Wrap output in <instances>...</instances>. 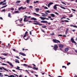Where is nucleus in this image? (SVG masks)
<instances>
[{
	"label": "nucleus",
	"instance_id": "obj_1",
	"mask_svg": "<svg viewBox=\"0 0 77 77\" xmlns=\"http://www.w3.org/2000/svg\"><path fill=\"white\" fill-rule=\"evenodd\" d=\"M41 23H46V24H48L49 25L51 24V23L48 22L47 21L45 20H42L40 21Z\"/></svg>",
	"mask_w": 77,
	"mask_h": 77
},
{
	"label": "nucleus",
	"instance_id": "obj_2",
	"mask_svg": "<svg viewBox=\"0 0 77 77\" xmlns=\"http://www.w3.org/2000/svg\"><path fill=\"white\" fill-rule=\"evenodd\" d=\"M46 12L45 13V14L44 13H42V15H47L48 14V13H51V11L48 10H47L46 11Z\"/></svg>",
	"mask_w": 77,
	"mask_h": 77
},
{
	"label": "nucleus",
	"instance_id": "obj_3",
	"mask_svg": "<svg viewBox=\"0 0 77 77\" xmlns=\"http://www.w3.org/2000/svg\"><path fill=\"white\" fill-rule=\"evenodd\" d=\"M57 48H58V46H57V45H55L54 46L53 49L54 50H55V51H56Z\"/></svg>",
	"mask_w": 77,
	"mask_h": 77
},
{
	"label": "nucleus",
	"instance_id": "obj_4",
	"mask_svg": "<svg viewBox=\"0 0 77 77\" xmlns=\"http://www.w3.org/2000/svg\"><path fill=\"white\" fill-rule=\"evenodd\" d=\"M53 41L55 43H60V42L58 40H57L56 39H53Z\"/></svg>",
	"mask_w": 77,
	"mask_h": 77
},
{
	"label": "nucleus",
	"instance_id": "obj_5",
	"mask_svg": "<svg viewBox=\"0 0 77 77\" xmlns=\"http://www.w3.org/2000/svg\"><path fill=\"white\" fill-rule=\"evenodd\" d=\"M71 41L72 42V43H74V44H75V45H76V42H75V41H74V38H71Z\"/></svg>",
	"mask_w": 77,
	"mask_h": 77
},
{
	"label": "nucleus",
	"instance_id": "obj_6",
	"mask_svg": "<svg viewBox=\"0 0 77 77\" xmlns=\"http://www.w3.org/2000/svg\"><path fill=\"white\" fill-rule=\"evenodd\" d=\"M40 18L41 19V20H49V19L48 18H47L46 17H40Z\"/></svg>",
	"mask_w": 77,
	"mask_h": 77
},
{
	"label": "nucleus",
	"instance_id": "obj_7",
	"mask_svg": "<svg viewBox=\"0 0 77 77\" xmlns=\"http://www.w3.org/2000/svg\"><path fill=\"white\" fill-rule=\"evenodd\" d=\"M3 68V69H2ZM3 69H4L5 70V71H6L8 72H9V71L6 69V68H5V67H0V69H1V70H2Z\"/></svg>",
	"mask_w": 77,
	"mask_h": 77
},
{
	"label": "nucleus",
	"instance_id": "obj_8",
	"mask_svg": "<svg viewBox=\"0 0 77 77\" xmlns=\"http://www.w3.org/2000/svg\"><path fill=\"white\" fill-rule=\"evenodd\" d=\"M34 24H35V25H39V26H42V24H40L39 23L37 22V23H32Z\"/></svg>",
	"mask_w": 77,
	"mask_h": 77
},
{
	"label": "nucleus",
	"instance_id": "obj_9",
	"mask_svg": "<svg viewBox=\"0 0 77 77\" xmlns=\"http://www.w3.org/2000/svg\"><path fill=\"white\" fill-rule=\"evenodd\" d=\"M19 54H20V55L23 56H26V55L24 53H22L21 52L19 53Z\"/></svg>",
	"mask_w": 77,
	"mask_h": 77
},
{
	"label": "nucleus",
	"instance_id": "obj_10",
	"mask_svg": "<svg viewBox=\"0 0 77 77\" xmlns=\"http://www.w3.org/2000/svg\"><path fill=\"white\" fill-rule=\"evenodd\" d=\"M58 6V5L57 4L55 5L54 6V9H57V7L56 6Z\"/></svg>",
	"mask_w": 77,
	"mask_h": 77
},
{
	"label": "nucleus",
	"instance_id": "obj_11",
	"mask_svg": "<svg viewBox=\"0 0 77 77\" xmlns=\"http://www.w3.org/2000/svg\"><path fill=\"white\" fill-rule=\"evenodd\" d=\"M70 26L71 27H73L75 28H77V26L75 25H70Z\"/></svg>",
	"mask_w": 77,
	"mask_h": 77
},
{
	"label": "nucleus",
	"instance_id": "obj_12",
	"mask_svg": "<svg viewBox=\"0 0 77 77\" xmlns=\"http://www.w3.org/2000/svg\"><path fill=\"white\" fill-rule=\"evenodd\" d=\"M53 2H50L49 4L48 5V7H50V6L52 5L53 4Z\"/></svg>",
	"mask_w": 77,
	"mask_h": 77
},
{
	"label": "nucleus",
	"instance_id": "obj_13",
	"mask_svg": "<svg viewBox=\"0 0 77 77\" xmlns=\"http://www.w3.org/2000/svg\"><path fill=\"white\" fill-rule=\"evenodd\" d=\"M52 17H53V18L54 17H55V15H54L53 14H50Z\"/></svg>",
	"mask_w": 77,
	"mask_h": 77
},
{
	"label": "nucleus",
	"instance_id": "obj_14",
	"mask_svg": "<svg viewBox=\"0 0 77 77\" xmlns=\"http://www.w3.org/2000/svg\"><path fill=\"white\" fill-rule=\"evenodd\" d=\"M64 50L65 51H68L69 50V48H65Z\"/></svg>",
	"mask_w": 77,
	"mask_h": 77
},
{
	"label": "nucleus",
	"instance_id": "obj_15",
	"mask_svg": "<svg viewBox=\"0 0 77 77\" xmlns=\"http://www.w3.org/2000/svg\"><path fill=\"white\" fill-rule=\"evenodd\" d=\"M59 47H60L61 48H63V44H60L59 45Z\"/></svg>",
	"mask_w": 77,
	"mask_h": 77
},
{
	"label": "nucleus",
	"instance_id": "obj_16",
	"mask_svg": "<svg viewBox=\"0 0 77 77\" xmlns=\"http://www.w3.org/2000/svg\"><path fill=\"white\" fill-rule=\"evenodd\" d=\"M31 20H36V18H35V17H31Z\"/></svg>",
	"mask_w": 77,
	"mask_h": 77
},
{
	"label": "nucleus",
	"instance_id": "obj_17",
	"mask_svg": "<svg viewBox=\"0 0 77 77\" xmlns=\"http://www.w3.org/2000/svg\"><path fill=\"white\" fill-rule=\"evenodd\" d=\"M1 54H2V55H4V56H8V53H7V54L2 53Z\"/></svg>",
	"mask_w": 77,
	"mask_h": 77
},
{
	"label": "nucleus",
	"instance_id": "obj_18",
	"mask_svg": "<svg viewBox=\"0 0 77 77\" xmlns=\"http://www.w3.org/2000/svg\"><path fill=\"white\" fill-rule=\"evenodd\" d=\"M20 67H17L16 68V69H17V70H21V71H23L22 69H20Z\"/></svg>",
	"mask_w": 77,
	"mask_h": 77
},
{
	"label": "nucleus",
	"instance_id": "obj_19",
	"mask_svg": "<svg viewBox=\"0 0 77 77\" xmlns=\"http://www.w3.org/2000/svg\"><path fill=\"white\" fill-rule=\"evenodd\" d=\"M15 62H16V63H20V62L18 61V60H17V59H15Z\"/></svg>",
	"mask_w": 77,
	"mask_h": 77
},
{
	"label": "nucleus",
	"instance_id": "obj_20",
	"mask_svg": "<svg viewBox=\"0 0 77 77\" xmlns=\"http://www.w3.org/2000/svg\"><path fill=\"white\" fill-rule=\"evenodd\" d=\"M24 17H25L24 18V21H25L26 20V18H27V16H24Z\"/></svg>",
	"mask_w": 77,
	"mask_h": 77
},
{
	"label": "nucleus",
	"instance_id": "obj_21",
	"mask_svg": "<svg viewBox=\"0 0 77 77\" xmlns=\"http://www.w3.org/2000/svg\"><path fill=\"white\" fill-rule=\"evenodd\" d=\"M68 30H69V29H68V28H67L66 29V35H67V34L68 33Z\"/></svg>",
	"mask_w": 77,
	"mask_h": 77
},
{
	"label": "nucleus",
	"instance_id": "obj_22",
	"mask_svg": "<svg viewBox=\"0 0 77 77\" xmlns=\"http://www.w3.org/2000/svg\"><path fill=\"white\" fill-rule=\"evenodd\" d=\"M15 14H19L20 13V12L18 11H15L14 12Z\"/></svg>",
	"mask_w": 77,
	"mask_h": 77
},
{
	"label": "nucleus",
	"instance_id": "obj_23",
	"mask_svg": "<svg viewBox=\"0 0 77 77\" xmlns=\"http://www.w3.org/2000/svg\"><path fill=\"white\" fill-rule=\"evenodd\" d=\"M60 8H62V9H66V8H65L62 7V6H60Z\"/></svg>",
	"mask_w": 77,
	"mask_h": 77
},
{
	"label": "nucleus",
	"instance_id": "obj_24",
	"mask_svg": "<svg viewBox=\"0 0 77 77\" xmlns=\"http://www.w3.org/2000/svg\"><path fill=\"white\" fill-rule=\"evenodd\" d=\"M33 69H35V70H38V68L35 67H33Z\"/></svg>",
	"mask_w": 77,
	"mask_h": 77
},
{
	"label": "nucleus",
	"instance_id": "obj_25",
	"mask_svg": "<svg viewBox=\"0 0 77 77\" xmlns=\"http://www.w3.org/2000/svg\"><path fill=\"white\" fill-rule=\"evenodd\" d=\"M8 6V5H6L4 6H3L1 8V9H2V8H6V6Z\"/></svg>",
	"mask_w": 77,
	"mask_h": 77
},
{
	"label": "nucleus",
	"instance_id": "obj_26",
	"mask_svg": "<svg viewBox=\"0 0 77 77\" xmlns=\"http://www.w3.org/2000/svg\"><path fill=\"white\" fill-rule=\"evenodd\" d=\"M8 77H16V76H15L14 75H11L10 76H9Z\"/></svg>",
	"mask_w": 77,
	"mask_h": 77
},
{
	"label": "nucleus",
	"instance_id": "obj_27",
	"mask_svg": "<svg viewBox=\"0 0 77 77\" xmlns=\"http://www.w3.org/2000/svg\"><path fill=\"white\" fill-rule=\"evenodd\" d=\"M35 11L37 12H38V11H39V8H35Z\"/></svg>",
	"mask_w": 77,
	"mask_h": 77
},
{
	"label": "nucleus",
	"instance_id": "obj_28",
	"mask_svg": "<svg viewBox=\"0 0 77 77\" xmlns=\"http://www.w3.org/2000/svg\"><path fill=\"white\" fill-rule=\"evenodd\" d=\"M42 28H44V29H45V28H46V27H47V26L45 25L44 26H42Z\"/></svg>",
	"mask_w": 77,
	"mask_h": 77
},
{
	"label": "nucleus",
	"instance_id": "obj_29",
	"mask_svg": "<svg viewBox=\"0 0 77 77\" xmlns=\"http://www.w3.org/2000/svg\"><path fill=\"white\" fill-rule=\"evenodd\" d=\"M33 14H34V15H36L37 16L39 15V14H36V13H33Z\"/></svg>",
	"mask_w": 77,
	"mask_h": 77
},
{
	"label": "nucleus",
	"instance_id": "obj_30",
	"mask_svg": "<svg viewBox=\"0 0 77 77\" xmlns=\"http://www.w3.org/2000/svg\"><path fill=\"white\" fill-rule=\"evenodd\" d=\"M17 26H24V25L23 24H19L18 25H17Z\"/></svg>",
	"mask_w": 77,
	"mask_h": 77
},
{
	"label": "nucleus",
	"instance_id": "obj_31",
	"mask_svg": "<svg viewBox=\"0 0 77 77\" xmlns=\"http://www.w3.org/2000/svg\"><path fill=\"white\" fill-rule=\"evenodd\" d=\"M9 64L11 66H12V67H14V66H13V65H12V63H9Z\"/></svg>",
	"mask_w": 77,
	"mask_h": 77
},
{
	"label": "nucleus",
	"instance_id": "obj_32",
	"mask_svg": "<svg viewBox=\"0 0 77 77\" xmlns=\"http://www.w3.org/2000/svg\"><path fill=\"white\" fill-rule=\"evenodd\" d=\"M51 35V36H53L54 35V32H53L52 34H50Z\"/></svg>",
	"mask_w": 77,
	"mask_h": 77
},
{
	"label": "nucleus",
	"instance_id": "obj_33",
	"mask_svg": "<svg viewBox=\"0 0 77 77\" xmlns=\"http://www.w3.org/2000/svg\"><path fill=\"white\" fill-rule=\"evenodd\" d=\"M29 38H30V36H29L26 39H25V38H24V39H25V40H28V39H29Z\"/></svg>",
	"mask_w": 77,
	"mask_h": 77
},
{
	"label": "nucleus",
	"instance_id": "obj_34",
	"mask_svg": "<svg viewBox=\"0 0 77 77\" xmlns=\"http://www.w3.org/2000/svg\"><path fill=\"white\" fill-rule=\"evenodd\" d=\"M8 17H11V13H8Z\"/></svg>",
	"mask_w": 77,
	"mask_h": 77
},
{
	"label": "nucleus",
	"instance_id": "obj_35",
	"mask_svg": "<svg viewBox=\"0 0 77 77\" xmlns=\"http://www.w3.org/2000/svg\"><path fill=\"white\" fill-rule=\"evenodd\" d=\"M21 2V1H17V2H16V3H19Z\"/></svg>",
	"mask_w": 77,
	"mask_h": 77
},
{
	"label": "nucleus",
	"instance_id": "obj_36",
	"mask_svg": "<svg viewBox=\"0 0 77 77\" xmlns=\"http://www.w3.org/2000/svg\"><path fill=\"white\" fill-rule=\"evenodd\" d=\"M22 9H26V7L23 8V6L21 7Z\"/></svg>",
	"mask_w": 77,
	"mask_h": 77
},
{
	"label": "nucleus",
	"instance_id": "obj_37",
	"mask_svg": "<svg viewBox=\"0 0 77 77\" xmlns=\"http://www.w3.org/2000/svg\"><path fill=\"white\" fill-rule=\"evenodd\" d=\"M64 21H65V22H66V23H68L69 22V21L67 20H64Z\"/></svg>",
	"mask_w": 77,
	"mask_h": 77
},
{
	"label": "nucleus",
	"instance_id": "obj_38",
	"mask_svg": "<svg viewBox=\"0 0 77 77\" xmlns=\"http://www.w3.org/2000/svg\"><path fill=\"white\" fill-rule=\"evenodd\" d=\"M6 5V3L5 2L4 3H3L2 4V6H3L4 5Z\"/></svg>",
	"mask_w": 77,
	"mask_h": 77
},
{
	"label": "nucleus",
	"instance_id": "obj_39",
	"mask_svg": "<svg viewBox=\"0 0 77 77\" xmlns=\"http://www.w3.org/2000/svg\"><path fill=\"white\" fill-rule=\"evenodd\" d=\"M70 64H71V63L70 62H69L67 63V65L68 66V65H70Z\"/></svg>",
	"mask_w": 77,
	"mask_h": 77
},
{
	"label": "nucleus",
	"instance_id": "obj_40",
	"mask_svg": "<svg viewBox=\"0 0 77 77\" xmlns=\"http://www.w3.org/2000/svg\"><path fill=\"white\" fill-rule=\"evenodd\" d=\"M44 9H48V8L47 7H45Z\"/></svg>",
	"mask_w": 77,
	"mask_h": 77
},
{
	"label": "nucleus",
	"instance_id": "obj_41",
	"mask_svg": "<svg viewBox=\"0 0 77 77\" xmlns=\"http://www.w3.org/2000/svg\"><path fill=\"white\" fill-rule=\"evenodd\" d=\"M63 18H64V19H65V18H66V17H63L62 18H61V20H62V19H63Z\"/></svg>",
	"mask_w": 77,
	"mask_h": 77
},
{
	"label": "nucleus",
	"instance_id": "obj_42",
	"mask_svg": "<svg viewBox=\"0 0 77 77\" xmlns=\"http://www.w3.org/2000/svg\"><path fill=\"white\" fill-rule=\"evenodd\" d=\"M63 36V35L62 34H59L58 35V36Z\"/></svg>",
	"mask_w": 77,
	"mask_h": 77
},
{
	"label": "nucleus",
	"instance_id": "obj_43",
	"mask_svg": "<svg viewBox=\"0 0 77 77\" xmlns=\"http://www.w3.org/2000/svg\"><path fill=\"white\" fill-rule=\"evenodd\" d=\"M62 68H65V69H66V67L65 66H62Z\"/></svg>",
	"mask_w": 77,
	"mask_h": 77
},
{
	"label": "nucleus",
	"instance_id": "obj_44",
	"mask_svg": "<svg viewBox=\"0 0 77 77\" xmlns=\"http://www.w3.org/2000/svg\"><path fill=\"white\" fill-rule=\"evenodd\" d=\"M26 1L27 2V3H29V2H30V1L29 0H27Z\"/></svg>",
	"mask_w": 77,
	"mask_h": 77
},
{
	"label": "nucleus",
	"instance_id": "obj_45",
	"mask_svg": "<svg viewBox=\"0 0 77 77\" xmlns=\"http://www.w3.org/2000/svg\"><path fill=\"white\" fill-rule=\"evenodd\" d=\"M41 29L42 32H43V33L45 32V31H44V30H43L42 29Z\"/></svg>",
	"mask_w": 77,
	"mask_h": 77
},
{
	"label": "nucleus",
	"instance_id": "obj_46",
	"mask_svg": "<svg viewBox=\"0 0 77 77\" xmlns=\"http://www.w3.org/2000/svg\"><path fill=\"white\" fill-rule=\"evenodd\" d=\"M38 1H36V2H34V3H38Z\"/></svg>",
	"mask_w": 77,
	"mask_h": 77
},
{
	"label": "nucleus",
	"instance_id": "obj_47",
	"mask_svg": "<svg viewBox=\"0 0 77 77\" xmlns=\"http://www.w3.org/2000/svg\"><path fill=\"white\" fill-rule=\"evenodd\" d=\"M26 37V34H25V35H24V36H23V38L24 39V38H25Z\"/></svg>",
	"mask_w": 77,
	"mask_h": 77
},
{
	"label": "nucleus",
	"instance_id": "obj_48",
	"mask_svg": "<svg viewBox=\"0 0 77 77\" xmlns=\"http://www.w3.org/2000/svg\"><path fill=\"white\" fill-rule=\"evenodd\" d=\"M21 7H20L19 8H18V10L19 11H20V10H21Z\"/></svg>",
	"mask_w": 77,
	"mask_h": 77
},
{
	"label": "nucleus",
	"instance_id": "obj_49",
	"mask_svg": "<svg viewBox=\"0 0 77 77\" xmlns=\"http://www.w3.org/2000/svg\"><path fill=\"white\" fill-rule=\"evenodd\" d=\"M2 65H7V64H5L4 63H2Z\"/></svg>",
	"mask_w": 77,
	"mask_h": 77
},
{
	"label": "nucleus",
	"instance_id": "obj_50",
	"mask_svg": "<svg viewBox=\"0 0 77 77\" xmlns=\"http://www.w3.org/2000/svg\"><path fill=\"white\" fill-rule=\"evenodd\" d=\"M72 11H74V12H75V11H76L75 10L73 9H72Z\"/></svg>",
	"mask_w": 77,
	"mask_h": 77
},
{
	"label": "nucleus",
	"instance_id": "obj_51",
	"mask_svg": "<svg viewBox=\"0 0 77 77\" xmlns=\"http://www.w3.org/2000/svg\"><path fill=\"white\" fill-rule=\"evenodd\" d=\"M23 66H27V64H23Z\"/></svg>",
	"mask_w": 77,
	"mask_h": 77
},
{
	"label": "nucleus",
	"instance_id": "obj_52",
	"mask_svg": "<svg viewBox=\"0 0 77 77\" xmlns=\"http://www.w3.org/2000/svg\"><path fill=\"white\" fill-rule=\"evenodd\" d=\"M55 14H56L57 15H59V13H58L56 12H55Z\"/></svg>",
	"mask_w": 77,
	"mask_h": 77
},
{
	"label": "nucleus",
	"instance_id": "obj_53",
	"mask_svg": "<svg viewBox=\"0 0 77 77\" xmlns=\"http://www.w3.org/2000/svg\"><path fill=\"white\" fill-rule=\"evenodd\" d=\"M28 33V32L26 31L25 33V35H26V34H27Z\"/></svg>",
	"mask_w": 77,
	"mask_h": 77
},
{
	"label": "nucleus",
	"instance_id": "obj_54",
	"mask_svg": "<svg viewBox=\"0 0 77 77\" xmlns=\"http://www.w3.org/2000/svg\"><path fill=\"white\" fill-rule=\"evenodd\" d=\"M3 4V2H0V5H2V4Z\"/></svg>",
	"mask_w": 77,
	"mask_h": 77
},
{
	"label": "nucleus",
	"instance_id": "obj_55",
	"mask_svg": "<svg viewBox=\"0 0 77 77\" xmlns=\"http://www.w3.org/2000/svg\"><path fill=\"white\" fill-rule=\"evenodd\" d=\"M16 58H17V59H20V57H18L17 56L16 57Z\"/></svg>",
	"mask_w": 77,
	"mask_h": 77
},
{
	"label": "nucleus",
	"instance_id": "obj_56",
	"mask_svg": "<svg viewBox=\"0 0 77 77\" xmlns=\"http://www.w3.org/2000/svg\"><path fill=\"white\" fill-rule=\"evenodd\" d=\"M6 10L5 9H3L2 10V12H5Z\"/></svg>",
	"mask_w": 77,
	"mask_h": 77
},
{
	"label": "nucleus",
	"instance_id": "obj_57",
	"mask_svg": "<svg viewBox=\"0 0 77 77\" xmlns=\"http://www.w3.org/2000/svg\"><path fill=\"white\" fill-rule=\"evenodd\" d=\"M60 50H61V51H63L62 48H60Z\"/></svg>",
	"mask_w": 77,
	"mask_h": 77
},
{
	"label": "nucleus",
	"instance_id": "obj_58",
	"mask_svg": "<svg viewBox=\"0 0 77 77\" xmlns=\"http://www.w3.org/2000/svg\"><path fill=\"white\" fill-rule=\"evenodd\" d=\"M29 8H33V6H29Z\"/></svg>",
	"mask_w": 77,
	"mask_h": 77
},
{
	"label": "nucleus",
	"instance_id": "obj_59",
	"mask_svg": "<svg viewBox=\"0 0 77 77\" xmlns=\"http://www.w3.org/2000/svg\"><path fill=\"white\" fill-rule=\"evenodd\" d=\"M73 17V15H71V16H69V17Z\"/></svg>",
	"mask_w": 77,
	"mask_h": 77
},
{
	"label": "nucleus",
	"instance_id": "obj_60",
	"mask_svg": "<svg viewBox=\"0 0 77 77\" xmlns=\"http://www.w3.org/2000/svg\"><path fill=\"white\" fill-rule=\"evenodd\" d=\"M29 34H30V35H32V31H30Z\"/></svg>",
	"mask_w": 77,
	"mask_h": 77
},
{
	"label": "nucleus",
	"instance_id": "obj_61",
	"mask_svg": "<svg viewBox=\"0 0 77 77\" xmlns=\"http://www.w3.org/2000/svg\"><path fill=\"white\" fill-rule=\"evenodd\" d=\"M5 76H8V77H9V75H4Z\"/></svg>",
	"mask_w": 77,
	"mask_h": 77
},
{
	"label": "nucleus",
	"instance_id": "obj_62",
	"mask_svg": "<svg viewBox=\"0 0 77 77\" xmlns=\"http://www.w3.org/2000/svg\"><path fill=\"white\" fill-rule=\"evenodd\" d=\"M11 10H12V11H14V8H11Z\"/></svg>",
	"mask_w": 77,
	"mask_h": 77
},
{
	"label": "nucleus",
	"instance_id": "obj_63",
	"mask_svg": "<svg viewBox=\"0 0 77 77\" xmlns=\"http://www.w3.org/2000/svg\"><path fill=\"white\" fill-rule=\"evenodd\" d=\"M22 50H23V51H24V50H25V49H24V48H22Z\"/></svg>",
	"mask_w": 77,
	"mask_h": 77
},
{
	"label": "nucleus",
	"instance_id": "obj_64",
	"mask_svg": "<svg viewBox=\"0 0 77 77\" xmlns=\"http://www.w3.org/2000/svg\"><path fill=\"white\" fill-rule=\"evenodd\" d=\"M23 77V76H22V75H20V76H19V77Z\"/></svg>",
	"mask_w": 77,
	"mask_h": 77
}]
</instances>
